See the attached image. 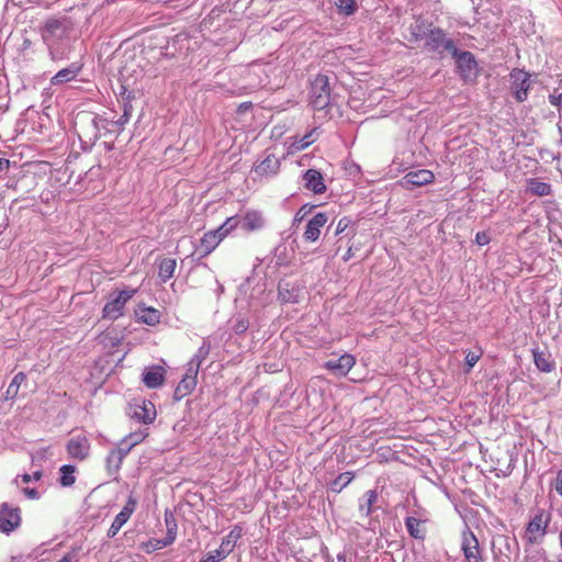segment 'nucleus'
<instances>
[{"mask_svg": "<svg viewBox=\"0 0 562 562\" xmlns=\"http://www.w3.org/2000/svg\"><path fill=\"white\" fill-rule=\"evenodd\" d=\"M74 31V22L70 16L65 14L47 18L40 27L41 36L47 45L53 60L63 57L58 46L68 40Z\"/></svg>", "mask_w": 562, "mask_h": 562, "instance_id": "1", "label": "nucleus"}, {"mask_svg": "<svg viewBox=\"0 0 562 562\" xmlns=\"http://www.w3.org/2000/svg\"><path fill=\"white\" fill-rule=\"evenodd\" d=\"M424 47L430 53L442 55L445 52L449 54L457 53L454 41L448 36L447 32L440 27L431 26L425 41Z\"/></svg>", "mask_w": 562, "mask_h": 562, "instance_id": "2", "label": "nucleus"}, {"mask_svg": "<svg viewBox=\"0 0 562 562\" xmlns=\"http://www.w3.org/2000/svg\"><path fill=\"white\" fill-rule=\"evenodd\" d=\"M237 226L238 218L236 216H232L228 217L217 229L205 233L200 244V250L203 252V256L211 254L217 247L220 241Z\"/></svg>", "mask_w": 562, "mask_h": 562, "instance_id": "3", "label": "nucleus"}, {"mask_svg": "<svg viewBox=\"0 0 562 562\" xmlns=\"http://www.w3.org/2000/svg\"><path fill=\"white\" fill-rule=\"evenodd\" d=\"M136 289H125L119 292H113L110 295L109 302L102 310L103 318L116 321L123 316L125 304L136 294Z\"/></svg>", "mask_w": 562, "mask_h": 562, "instance_id": "4", "label": "nucleus"}, {"mask_svg": "<svg viewBox=\"0 0 562 562\" xmlns=\"http://www.w3.org/2000/svg\"><path fill=\"white\" fill-rule=\"evenodd\" d=\"M330 101L329 78L327 75L318 74L311 83L310 102L314 110H323Z\"/></svg>", "mask_w": 562, "mask_h": 562, "instance_id": "5", "label": "nucleus"}, {"mask_svg": "<svg viewBox=\"0 0 562 562\" xmlns=\"http://www.w3.org/2000/svg\"><path fill=\"white\" fill-rule=\"evenodd\" d=\"M450 55L456 59L457 68L463 80L469 81L476 77L477 63L471 52H460L457 48V53Z\"/></svg>", "mask_w": 562, "mask_h": 562, "instance_id": "6", "label": "nucleus"}, {"mask_svg": "<svg viewBox=\"0 0 562 562\" xmlns=\"http://www.w3.org/2000/svg\"><path fill=\"white\" fill-rule=\"evenodd\" d=\"M461 551L467 562H481L482 550L474 532L469 528L462 531Z\"/></svg>", "mask_w": 562, "mask_h": 562, "instance_id": "7", "label": "nucleus"}, {"mask_svg": "<svg viewBox=\"0 0 562 562\" xmlns=\"http://www.w3.org/2000/svg\"><path fill=\"white\" fill-rule=\"evenodd\" d=\"M137 507V499L133 496V494H130L126 504L122 508V510L115 516L112 525L110 526L106 536L109 538H114L120 529L128 521L133 513L135 512Z\"/></svg>", "mask_w": 562, "mask_h": 562, "instance_id": "8", "label": "nucleus"}, {"mask_svg": "<svg viewBox=\"0 0 562 562\" xmlns=\"http://www.w3.org/2000/svg\"><path fill=\"white\" fill-rule=\"evenodd\" d=\"M303 286L297 281L282 279L278 283V300L283 303H297Z\"/></svg>", "mask_w": 562, "mask_h": 562, "instance_id": "9", "label": "nucleus"}, {"mask_svg": "<svg viewBox=\"0 0 562 562\" xmlns=\"http://www.w3.org/2000/svg\"><path fill=\"white\" fill-rule=\"evenodd\" d=\"M512 90L517 102H522L528 97L530 88L529 75L520 69H514L510 72Z\"/></svg>", "mask_w": 562, "mask_h": 562, "instance_id": "10", "label": "nucleus"}, {"mask_svg": "<svg viewBox=\"0 0 562 562\" xmlns=\"http://www.w3.org/2000/svg\"><path fill=\"white\" fill-rule=\"evenodd\" d=\"M21 524L20 509L18 507H9L3 504L0 507V530L4 533H10L16 529Z\"/></svg>", "mask_w": 562, "mask_h": 562, "instance_id": "11", "label": "nucleus"}, {"mask_svg": "<svg viewBox=\"0 0 562 562\" xmlns=\"http://www.w3.org/2000/svg\"><path fill=\"white\" fill-rule=\"evenodd\" d=\"M356 364V359L350 353H345L339 358L329 359L324 363V368L336 376H345Z\"/></svg>", "mask_w": 562, "mask_h": 562, "instance_id": "12", "label": "nucleus"}, {"mask_svg": "<svg viewBox=\"0 0 562 562\" xmlns=\"http://www.w3.org/2000/svg\"><path fill=\"white\" fill-rule=\"evenodd\" d=\"M78 136L81 142V147L83 150H89L93 147L95 142L102 136V133L98 132V127L93 122V117L91 116L87 123L80 124Z\"/></svg>", "mask_w": 562, "mask_h": 562, "instance_id": "13", "label": "nucleus"}, {"mask_svg": "<svg viewBox=\"0 0 562 562\" xmlns=\"http://www.w3.org/2000/svg\"><path fill=\"white\" fill-rule=\"evenodd\" d=\"M435 179L434 173L427 169H418L416 171H409L401 180V184L405 189H413L431 183Z\"/></svg>", "mask_w": 562, "mask_h": 562, "instance_id": "14", "label": "nucleus"}, {"mask_svg": "<svg viewBox=\"0 0 562 562\" xmlns=\"http://www.w3.org/2000/svg\"><path fill=\"white\" fill-rule=\"evenodd\" d=\"M66 449L70 458L82 461L89 456L90 443L86 436H76L68 440Z\"/></svg>", "mask_w": 562, "mask_h": 562, "instance_id": "15", "label": "nucleus"}, {"mask_svg": "<svg viewBox=\"0 0 562 562\" xmlns=\"http://www.w3.org/2000/svg\"><path fill=\"white\" fill-rule=\"evenodd\" d=\"M265 155L266 156L262 160H257L254 171L260 177H273L279 172L281 165L280 159L268 151H266Z\"/></svg>", "mask_w": 562, "mask_h": 562, "instance_id": "16", "label": "nucleus"}, {"mask_svg": "<svg viewBox=\"0 0 562 562\" xmlns=\"http://www.w3.org/2000/svg\"><path fill=\"white\" fill-rule=\"evenodd\" d=\"M328 221V215L325 212L316 213L306 225L304 238L307 241H316L321 234V228L325 226Z\"/></svg>", "mask_w": 562, "mask_h": 562, "instance_id": "17", "label": "nucleus"}, {"mask_svg": "<svg viewBox=\"0 0 562 562\" xmlns=\"http://www.w3.org/2000/svg\"><path fill=\"white\" fill-rule=\"evenodd\" d=\"M547 524L542 514L536 515L527 525L526 538L529 543H538L546 533Z\"/></svg>", "mask_w": 562, "mask_h": 562, "instance_id": "18", "label": "nucleus"}, {"mask_svg": "<svg viewBox=\"0 0 562 562\" xmlns=\"http://www.w3.org/2000/svg\"><path fill=\"white\" fill-rule=\"evenodd\" d=\"M304 187L315 194H321L326 191L324 178L318 170L308 169L303 175Z\"/></svg>", "mask_w": 562, "mask_h": 562, "instance_id": "19", "label": "nucleus"}, {"mask_svg": "<svg viewBox=\"0 0 562 562\" xmlns=\"http://www.w3.org/2000/svg\"><path fill=\"white\" fill-rule=\"evenodd\" d=\"M83 65L80 61H74L68 67L60 69L50 79L53 86L61 85L74 80L82 70Z\"/></svg>", "mask_w": 562, "mask_h": 562, "instance_id": "20", "label": "nucleus"}, {"mask_svg": "<svg viewBox=\"0 0 562 562\" xmlns=\"http://www.w3.org/2000/svg\"><path fill=\"white\" fill-rule=\"evenodd\" d=\"M238 225L246 232H254L263 227L265 218L258 211H247L243 218L238 220Z\"/></svg>", "mask_w": 562, "mask_h": 562, "instance_id": "21", "label": "nucleus"}, {"mask_svg": "<svg viewBox=\"0 0 562 562\" xmlns=\"http://www.w3.org/2000/svg\"><path fill=\"white\" fill-rule=\"evenodd\" d=\"M165 370L160 366H155L147 369L143 373V382L149 389H156L164 384Z\"/></svg>", "mask_w": 562, "mask_h": 562, "instance_id": "22", "label": "nucleus"}, {"mask_svg": "<svg viewBox=\"0 0 562 562\" xmlns=\"http://www.w3.org/2000/svg\"><path fill=\"white\" fill-rule=\"evenodd\" d=\"M426 520L408 516L405 518V527L411 537L416 540L424 541L426 538L427 530L424 526Z\"/></svg>", "mask_w": 562, "mask_h": 562, "instance_id": "23", "label": "nucleus"}, {"mask_svg": "<svg viewBox=\"0 0 562 562\" xmlns=\"http://www.w3.org/2000/svg\"><path fill=\"white\" fill-rule=\"evenodd\" d=\"M379 495L375 490L367 491L362 497L359 498V513L363 517H369L375 509Z\"/></svg>", "mask_w": 562, "mask_h": 562, "instance_id": "24", "label": "nucleus"}, {"mask_svg": "<svg viewBox=\"0 0 562 562\" xmlns=\"http://www.w3.org/2000/svg\"><path fill=\"white\" fill-rule=\"evenodd\" d=\"M243 527L239 525H235L229 533L223 538L222 543L220 546L221 552H223L226 557L234 550L237 541L243 536Z\"/></svg>", "mask_w": 562, "mask_h": 562, "instance_id": "25", "label": "nucleus"}, {"mask_svg": "<svg viewBox=\"0 0 562 562\" xmlns=\"http://www.w3.org/2000/svg\"><path fill=\"white\" fill-rule=\"evenodd\" d=\"M132 416L138 422L150 424L156 418L155 406L151 402L144 401L142 405L134 408Z\"/></svg>", "mask_w": 562, "mask_h": 562, "instance_id": "26", "label": "nucleus"}, {"mask_svg": "<svg viewBox=\"0 0 562 562\" xmlns=\"http://www.w3.org/2000/svg\"><path fill=\"white\" fill-rule=\"evenodd\" d=\"M432 23H428L423 20H416L415 23L409 26V41L411 42H424L428 32L430 31Z\"/></svg>", "mask_w": 562, "mask_h": 562, "instance_id": "27", "label": "nucleus"}, {"mask_svg": "<svg viewBox=\"0 0 562 562\" xmlns=\"http://www.w3.org/2000/svg\"><path fill=\"white\" fill-rule=\"evenodd\" d=\"M317 138V128H312L303 137H294L289 148L293 151H300L312 145Z\"/></svg>", "mask_w": 562, "mask_h": 562, "instance_id": "28", "label": "nucleus"}, {"mask_svg": "<svg viewBox=\"0 0 562 562\" xmlns=\"http://www.w3.org/2000/svg\"><path fill=\"white\" fill-rule=\"evenodd\" d=\"M533 361L538 370L549 373L554 370L555 363L549 353L533 350Z\"/></svg>", "mask_w": 562, "mask_h": 562, "instance_id": "29", "label": "nucleus"}, {"mask_svg": "<svg viewBox=\"0 0 562 562\" xmlns=\"http://www.w3.org/2000/svg\"><path fill=\"white\" fill-rule=\"evenodd\" d=\"M176 267H177L176 259L164 258L160 260L159 266H158V268H159L158 277L161 280V282L165 283L173 277Z\"/></svg>", "mask_w": 562, "mask_h": 562, "instance_id": "30", "label": "nucleus"}, {"mask_svg": "<svg viewBox=\"0 0 562 562\" xmlns=\"http://www.w3.org/2000/svg\"><path fill=\"white\" fill-rule=\"evenodd\" d=\"M195 386H196V381H193L190 378H182V380L178 383V385L175 390V393H173L175 401H180L184 396L192 393V391L195 389Z\"/></svg>", "mask_w": 562, "mask_h": 562, "instance_id": "31", "label": "nucleus"}, {"mask_svg": "<svg viewBox=\"0 0 562 562\" xmlns=\"http://www.w3.org/2000/svg\"><path fill=\"white\" fill-rule=\"evenodd\" d=\"M527 190L537 196H547L552 193L551 186L547 182L539 181L538 179H530L528 181Z\"/></svg>", "mask_w": 562, "mask_h": 562, "instance_id": "32", "label": "nucleus"}, {"mask_svg": "<svg viewBox=\"0 0 562 562\" xmlns=\"http://www.w3.org/2000/svg\"><path fill=\"white\" fill-rule=\"evenodd\" d=\"M25 381L26 374L24 372L16 373L5 391V400H13L16 397L21 384Z\"/></svg>", "mask_w": 562, "mask_h": 562, "instance_id": "33", "label": "nucleus"}, {"mask_svg": "<svg viewBox=\"0 0 562 562\" xmlns=\"http://www.w3.org/2000/svg\"><path fill=\"white\" fill-rule=\"evenodd\" d=\"M75 465L65 464L59 469L60 477L59 483L61 486L68 487L71 486L76 482L75 477Z\"/></svg>", "mask_w": 562, "mask_h": 562, "instance_id": "34", "label": "nucleus"}, {"mask_svg": "<svg viewBox=\"0 0 562 562\" xmlns=\"http://www.w3.org/2000/svg\"><path fill=\"white\" fill-rule=\"evenodd\" d=\"M355 477L353 472L340 473L331 483L330 490L335 493H340Z\"/></svg>", "mask_w": 562, "mask_h": 562, "instance_id": "35", "label": "nucleus"}, {"mask_svg": "<svg viewBox=\"0 0 562 562\" xmlns=\"http://www.w3.org/2000/svg\"><path fill=\"white\" fill-rule=\"evenodd\" d=\"M139 319L149 326H155L160 322V313L153 307L144 308L139 314Z\"/></svg>", "mask_w": 562, "mask_h": 562, "instance_id": "36", "label": "nucleus"}, {"mask_svg": "<svg viewBox=\"0 0 562 562\" xmlns=\"http://www.w3.org/2000/svg\"><path fill=\"white\" fill-rule=\"evenodd\" d=\"M92 117L95 126L98 127L99 133H101L102 131H104V135L108 133H117L116 127L112 126V121H109L108 119L101 115H93Z\"/></svg>", "mask_w": 562, "mask_h": 562, "instance_id": "37", "label": "nucleus"}, {"mask_svg": "<svg viewBox=\"0 0 562 562\" xmlns=\"http://www.w3.org/2000/svg\"><path fill=\"white\" fill-rule=\"evenodd\" d=\"M249 75L257 76L259 81L255 86H266L268 82V75L266 71V66L261 64H254L249 67Z\"/></svg>", "mask_w": 562, "mask_h": 562, "instance_id": "38", "label": "nucleus"}, {"mask_svg": "<svg viewBox=\"0 0 562 562\" xmlns=\"http://www.w3.org/2000/svg\"><path fill=\"white\" fill-rule=\"evenodd\" d=\"M211 351V344L207 339H204L195 355L192 357L190 362L201 366V363L207 358Z\"/></svg>", "mask_w": 562, "mask_h": 562, "instance_id": "39", "label": "nucleus"}, {"mask_svg": "<svg viewBox=\"0 0 562 562\" xmlns=\"http://www.w3.org/2000/svg\"><path fill=\"white\" fill-rule=\"evenodd\" d=\"M122 462H123V460H122L121 452L115 454L114 452L111 451L108 454V457H106V468H108V471L111 474L117 473L119 470L121 469Z\"/></svg>", "mask_w": 562, "mask_h": 562, "instance_id": "40", "label": "nucleus"}, {"mask_svg": "<svg viewBox=\"0 0 562 562\" xmlns=\"http://www.w3.org/2000/svg\"><path fill=\"white\" fill-rule=\"evenodd\" d=\"M335 4L340 13L351 15L356 12L357 5L355 0H335Z\"/></svg>", "mask_w": 562, "mask_h": 562, "instance_id": "41", "label": "nucleus"}, {"mask_svg": "<svg viewBox=\"0 0 562 562\" xmlns=\"http://www.w3.org/2000/svg\"><path fill=\"white\" fill-rule=\"evenodd\" d=\"M176 537H177V529H167V535L164 539L161 540H156V546H155V549H161V548H166L170 544H172L176 540Z\"/></svg>", "mask_w": 562, "mask_h": 562, "instance_id": "42", "label": "nucleus"}, {"mask_svg": "<svg viewBox=\"0 0 562 562\" xmlns=\"http://www.w3.org/2000/svg\"><path fill=\"white\" fill-rule=\"evenodd\" d=\"M147 437L146 431H136L126 436L123 440V443H130L132 447L138 445Z\"/></svg>", "mask_w": 562, "mask_h": 562, "instance_id": "43", "label": "nucleus"}, {"mask_svg": "<svg viewBox=\"0 0 562 562\" xmlns=\"http://www.w3.org/2000/svg\"><path fill=\"white\" fill-rule=\"evenodd\" d=\"M130 115V110L127 109V106H125L123 115H121L119 120L112 121V126L116 127L117 133H120L123 130L124 125L128 122Z\"/></svg>", "mask_w": 562, "mask_h": 562, "instance_id": "44", "label": "nucleus"}, {"mask_svg": "<svg viewBox=\"0 0 562 562\" xmlns=\"http://www.w3.org/2000/svg\"><path fill=\"white\" fill-rule=\"evenodd\" d=\"M226 555L220 549L209 552L200 562H218L225 559Z\"/></svg>", "mask_w": 562, "mask_h": 562, "instance_id": "45", "label": "nucleus"}, {"mask_svg": "<svg viewBox=\"0 0 562 562\" xmlns=\"http://www.w3.org/2000/svg\"><path fill=\"white\" fill-rule=\"evenodd\" d=\"M248 321L244 317H240V318H237L234 326H233V329L236 334L240 335V334H244L247 329H248Z\"/></svg>", "mask_w": 562, "mask_h": 562, "instance_id": "46", "label": "nucleus"}, {"mask_svg": "<svg viewBox=\"0 0 562 562\" xmlns=\"http://www.w3.org/2000/svg\"><path fill=\"white\" fill-rule=\"evenodd\" d=\"M199 369H200L199 364H195V362L189 361L188 366H187V372L183 375V378H190L193 381H196Z\"/></svg>", "mask_w": 562, "mask_h": 562, "instance_id": "47", "label": "nucleus"}, {"mask_svg": "<svg viewBox=\"0 0 562 562\" xmlns=\"http://www.w3.org/2000/svg\"><path fill=\"white\" fill-rule=\"evenodd\" d=\"M549 102L551 105L562 109V92L558 93V91L554 90L549 94Z\"/></svg>", "mask_w": 562, "mask_h": 562, "instance_id": "48", "label": "nucleus"}, {"mask_svg": "<svg viewBox=\"0 0 562 562\" xmlns=\"http://www.w3.org/2000/svg\"><path fill=\"white\" fill-rule=\"evenodd\" d=\"M479 359H480V355H477L475 352L470 351L467 353L465 363L468 364L469 370L472 369L476 364Z\"/></svg>", "mask_w": 562, "mask_h": 562, "instance_id": "49", "label": "nucleus"}, {"mask_svg": "<svg viewBox=\"0 0 562 562\" xmlns=\"http://www.w3.org/2000/svg\"><path fill=\"white\" fill-rule=\"evenodd\" d=\"M350 223H351V220L348 217L340 218L337 224L335 234L338 235V234L345 232L348 228V226L350 225Z\"/></svg>", "mask_w": 562, "mask_h": 562, "instance_id": "50", "label": "nucleus"}, {"mask_svg": "<svg viewBox=\"0 0 562 562\" xmlns=\"http://www.w3.org/2000/svg\"><path fill=\"white\" fill-rule=\"evenodd\" d=\"M133 447L130 445V443H121V447L116 448V449H113L112 452H114L115 454H117L119 452H121L122 454V460L128 454V452L131 451Z\"/></svg>", "mask_w": 562, "mask_h": 562, "instance_id": "51", "label": "nucleus"}, {"mask_svg": "<svg viewBox=\"0 0 562 562\" xmlns=\"http://www.w3.org/2000/svg\"><path fill=\"white\" fill-rule=\"evenodd\" d=\"M553 486L558 494L562 497V469L558 471Z\"/></svg>", "mask_w": 562, "mask_h": 562, "instance_id": "52", "label": "nucleus"}, {"mask_svg": "<svg viewBox=\"0 0 562 562\" xmlns=\"http://www.w3.org/2000/svg\"><path fill=\"white\" fill-rule=\"evenodd\" d=\"M165 524H166L167 529H177V524H176L175 517L171 513L165 514Z\"/></svg>", "mask_w": 562, "mask_h": 562, "instance_id": "53", "label": "nucleus"}, {"mask_svg": "<svg viewBox=\"0 0 562 562\" xmlns=\"http://www.w3.org/2000/svg\"><path fill=\"white\" fill-rule=\"evenodd\" d=\"M42 475H43V474H42V471H35L32 475H30V474H24V475H22V481H23L24 483H29V482H31L32 480L38 481V480H41V479H42Z\"/></svg>", "mask_w": 562, "mask_h": 562, "instance_id": "54", "label": "nucleus"}, {"mask_svg": "<svg viewBox=\"0 0 562 562\" xmlns=\"http://www.w3.org/2000/svg\"><path fill=\"white\" fill-rule=\"evenodd\" d=\"M475 241H476L479 245L483 246V245H486V244L490 241V239H488V237H487V235H486L485 233H483V232H479V233L475 235Z\"/></svg>", "mask_w": 562, "mask_h": 562, "instance_id": "55", "label": "nucleus"}, {"mask_svg": "<svg viewBox=\"0 0 562 562\" xmlns=\"http://www.w3.org/2000/svg\"><path fill=\"white\" fill-rule=\"evenodd\" d=\"M24 493L29 498H37L38 492L35 488H24Z\"/></svg>", "mask_w": 562, "mask_h": 562, "instance_id": "56", "label": "nucleus"}, {"mask_svg": "<svg viewBox=\"0 0 562 562\" xmlns=\"http://www.w3.org/2000/svg\"><path fill=\"white\" fill-rule=\"evenodd\" d=\"M10 161L5 158H0V172L7 171L9 169Z\"/></svg>", "mask_w": 562, "mask_h": 562, "instance_id": "57", "label": "nucleus"}, {"mask_svg": "<svg viewBox=\"0 0 562 562\" xmlns=\"http://www.w3.org/2000/svg\"><path fill=\"white\" fill-rule=\"evenodd\" d=\"M57 562H76V559L74 554L68 553L64 555L61 559H59Z\"/></svg>", "mask_w": 562, "mask_h": 562, "instance_id": "58", "label": "nucleus"}, {"mask_svg": "<svg viewBox=\"0 0 562 562\" xmlns=\"http://www.w3.org/2000/svg\"><path fill=\"white\" fill-rule=\"evenodd\" d=\"M252 106L251 102H244L239 105L238 112L244 113Z\"/></svg>", "mask_w": 562, "mask_h": 562, "instance_id": "59", "label": "nucleus"}, {"mask_svg": "<svg viewBox=\"0 0 562 562\" xmlns=\"http://www.w3.org/2000/svg\"><path fill=\"white\" fill-rule=\"evenodd\" d=\"M353 256L352 254V248L349 247L347 252L345 254V256L342 257L344 261H348L351 257Z\"/></svg>", "mask_w": 562, "mask_h": 562, "instance_id": "60", "label": "nucleus"}, {"mask_svg": "<svg viewBox=\"0 0 562 562\" xmlns=\"http://www.w3.org/2000/svg\"><path fill=\"white\" fill-rule=\"evenodd\" d=\"M337 561L338 562H346V555L344 553H339L337 555Z\"/></svg>", "mask_w": 562, "mask_h": 562, "instance_id": "61", "label": "nucleus"}, {"mask_svg": "<svg viewBox=\"0 0 562 562\" xmlns=\"http://www.w3.org/2000/svg\"><path fill=\"white\" fill-rule=\"evenodd\" d=\"M105 146H106V149H108V150H111V149L113 148V144H106V143H105Z\"/></svg>", "mask_w": 562, "mask_h": 562, "instance_id": "62", "label": "nucleus"}, {"mask_svg": "<svg viewBox=\"0 0 562 562\" xmlns=\"http://www.w3.org/2000/svg\"><path fill=\"white\" fill-rule=\"evenodd\" d=\"M105 1H106V3L111 4V3L116 2L117 0H105Z\"/></svg>", "mask_w": 562, "mask_h": 562, "instance_id": "63", "label": "nucleus"}, {"mask_svg": "<svg viewBox=\"0 0 562 562\" xmlns=\"http://www.w3.org/2000/svg\"><path fill=\"white\" fill-rule=\"evenodd\" d=\"M558 562H562V559L558 560Z\"/></svg>", "mask_w": 562, "mask_h": 562, "instance_id": "64", "label": "nucleus"}]
</instances>
